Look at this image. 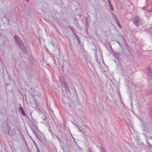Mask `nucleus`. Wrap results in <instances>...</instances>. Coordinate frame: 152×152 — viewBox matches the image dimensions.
I'll return each instance as SVG.
<instances>
[{
    "instance_id": "23",
    "label": "nucleus",
    "mask_w": 152,
    "mask_h": 152,
    "mask_svg": "<svg viewBox=\"0 0 152 152\" xmlns=\"http://www.w3.org/2000/svg\"><path fill=\"white\" fill-rule=\"evenodd\" d=\"M88 152H94L93 151L92 149L91 148H89L88 149Z\"/></svg>"
},
{
    "instance_id": "6",
    "label": "nucleus",
    "mask_w": 152,
    "mask_h": 152,
    "mask_svg": "<svg viewBox=\"0 0 152 152\" xmlns=\"http://www.w3.org/2000/svg\"><path fill=\"white\" fill-rule=\"evenodd\" d=\"M113 19L114 20H115L116 21V23H117V24H118V26L120 28H122V26L121 25L117 17V16L116 15H114V18Z\"/></svg>"
},
{
    "instance_id": "43",
    "label": "nucleus",
    "mask_w": 152,
    "mask_h": 152,
    "mask_svg": "<svg viewBox=\"0 0 152 152\" xmlns=\"http://www.w3.org/2000/svg\"><path fill=\"white\" fill-rule=\"evenodd\" d=\"M35 103L37 105L36 103L35 102Z\"/></svg>"
},
{
    "instance_id": "17",
    "label": "nucleus",
    "mask_w": 152,
    "mask_h": 152,
    "mask_svg": "<svg viewBox=\"0 0 152 152\" xmlns=\"http://www.w3.org/2000/svg\"><path fill=\"white\" fill-rule=\"evenodd\" d=\"M152 93V89H150V90H148L147 91V94L149 95L151 94Z\"/></svg>"
},
{
    "instance_id": "15",
    "label": "nucleus",
    "mask_w": 152,
    "mask_h": 152,
    "mask_svg": "<svg viewBox=\"0 0 152 152\" xmlns=\"http://www.w3.org/2000/svg\"><path fill=\"white\" fill-rule=\"evenodd\" d=\"M83 50H84V48L83 47ZM80 53L83 55V56H84V55H85V54L86 53V52L85 51H84V50L83 51V50H82L80 51Z\"/></svg>"
},
{
    "instance_id": "44",
    "label": "nucleus",
    "mask_w": 152,
    "mask_h": 152,
    "mask_svg": "<svg viewBox=\"0 0 152 152\" xmlns=\"http://www.w3.org/2000/svg\"><path fill=\"white\" fill-rule=\"evenodd\" d=\"M27 1H28L29 0H27Z\"/></svg>"
},
{
    "instance_id": "10",
    "label": "nucleus",
    "mask_w": 152,
    "mask_h": 152,
    "mask_svg": "<svg viewBox=\"0 0 152 152\" xmlns=\"http://www.w3.org/2000/svg\"><path fill=\"white\" fill-rule=\"evenodd\" d=\"M61 139H63L64 141L67 142L68 141V139L67 138V137L66 136L64 135L61 136Z\"/></svg>"
},
{
    "instance_id": "29",
    "label": "nucleus",
    "mask_w": 152,
    "mask_h": 152,
    "mask_svg": "<svg viewBox=\"0 0 152 152\" xmlns=\"http://www.w3.org/2000/svg\"><path fill=\"white\" fill-rule=\"evenodd\" d=\"M150 129L149 130V131H147V132H146V133L147 132H150ZM149 135H151V134L150 132V133H149Z\"/></svg>"
},
{
    "instance_id": "25",
    "label": "nucleus",
    "mask_w": 152,
    "mask_h": 152,
    "mask_svg": "<svg viewBox=\"0 0 152 152\" xmlns=\"http://www.w3.org/2000/svg\"><path fill=\"white\" fill-rule=\"evenodd\" d=\"M115 54L116 55H119V56L121 55L120 52H117L116 53H115Z\"/></svg>"
},
{
    "instance_id": "12",
    "label": "nucleus",
    "mask_w": 152,
    "mask_h": 152,
    "mask_svg": "<svg viewBox=\"0 0 152 152\" xmlns=\"http://www.w3.org/2000/svg\"><path fill=\"white\" fill-rule=\"evenodd\" d=\"M151 134V135H149V133H150L149 132H147L146 134V136L147 137H149L151 140H152V130L151 129H150V131Z\"/></svg>"
},
{
    "instance_id": "30",
    "label": "nucleus",
    "mask_w": 152,
    "mask_h": 152,
    "mask_svg": "<svg viewBox=\"0 0 152 152\" xmlns=\"http://www.w3.org/2000/svg\"><path fill=\"white\" fill-rule=\"evenodd\" d=\"M56 137L58 139V140L59 141H60V140H61L60 139H59V138L57 136H56Z\"/></svg>"
},
{
    "instance_id": "26",
    "label": "nucleus",
    "mask_w": 152,
    "mask_h": 152,
    "mask_svg": "<svg viewBox=\"0 0 152 152\" xmlns=\"http://www.w3.org/2000/svg\"><path fill=\"white\" fill-rule=\"evenodd\" d=\"M122 67L119 66V67H118V68H117V69H120L121 70V72L122 71Z\"/></svg>"
},
{
    "instance_id": "41",
    "label": "nucleus",
    "mask_w": 152,
    "mask_h": 152,
    "mask_svg": "<svg viewBox=\"0 0 152 152\" xmlns=\"http://www.w3.org/2000/svg\"><path fill=\"white\" fill-rule=\"evenodd\" d=\"M33 132H34V133L35 134H36V133L34 131V130Z\"/></svg>"
},
{
    "instance_id": "36",
    "label": "nucleus",
    "mask_w": 152,
    "mask_h": 152,
    "mask_svg": "<svg viewBox=\"0 0 152 152\" xmlns=\"http://www.w3.org/2000/svg\"><path fill=\"white\" fill-rule=\"evenodd\" d=\"M10 85V83H7V85H6V86H8L9 85Z\"/></svg>"
},
{
    "instance_id": "35",
    "label": "nucleus",
    "mask_w": 152,
    "mask_h": 152,
    "mask_svg": "<svg viewBox=\"0 0 152 152\" xmlns=\"http://www.w3.org/2000/svg\"><path fill=\"white\" fill-rule=\"evenodd\" d=\"M78 15L79 17H81L82 16V15L81 14H79Z\"/></svg>"
},
{
    "instance_id": "40",
    "label": "nucleus",
    "mask_w": 152,
    "mask_h": 152,
    "mask_svg": "<svg viewBox=\"0 0 152 152\" xmlns=\"http://www.w3.org/2000/svg\"><path fill=\"white\" fill-rule=\"evenodd\" d=\"M118 42V44L120 45V42Z\"/></svg>"
},
{
    "instance_id": "34",
    "label": "nucleus",
    "mask_w": 152,
    "mask_h": 152,
    "mask_svg": "<svg viewBox=\"0 0 152 152\" xmlns=\"http://www.w3.org/2000/svg\"><path fill=\"white\" fill-rule=\"evenodd\" d=\"M66 98L67 99V100H68L69 101L70 100V98L68 97H67Z\"/></svg>"
},
{
    "instance_id": "7",
    "label": "nucleus",
    "mask_w": 152,
    "mask_h": 152,
    "mask_svg": "<svg viewBox=\"0 0 152 152\" xmlns=\"http://www.w3.org/2000/svg\"><path fill=\"white\" fill-rule=\"evenodd\" d=\"M19 110L20 112V113L22 115L24 116H25L26 115V113L24 111V109L23 107H20L19 108Z\"/></svg>"
},
{
    "instance_id": "8",
    "label": "nucleus",
    "mask_w": 152,
    "mask_h": 152,
    "mask_svg": "<svg viewBox=\"0 0 152 152\" xmlns=\"http://www.w3.org/2000/svg\"><path fill=\"white\" fill-rule=\"evenodd\" d=\"M48 48L50 49H53L54 48V47L56 48L55 45L53 42H51V43H49L48 44Z\"/></svg>"
},
{
    "instance_id": "24",
    "label": "nucleus",
    "mask_w": 152,
    "mask_h": 152,
    "mask_svg": "<svg viewBox=\"0 0 152 152\" xmlns=\"http://www.w3.org/2000/svg\"><path fill=\"white\" fill-rule=\"evenodd\" d=\"M33 142H34V145L36 146V148H38V146L37 145L36 143L34 140H33Z\"/></svg>"
},
{
    "instance_id": "19",
    "label": "nucleus",
    "mask_w": 152,
    "mask_h": 152,
    "mask_svg": "<svg viewBox=\"0 0 152 152\" xmlns=\"http://www.w3.org/2000/svg\"><path fill=\"white\" fill-rule=\"evenodd\" d=\"M81 128H82V127H80L79 126H77V128L78 129L79 131L83 132L81 131Z\"/></svg>"
},
{
    "instance_id": "31",
    "label": "nucleus",
    "mask_w": 152,
    "mask_h": 152,
    "mask_svg": "<svg viewBox=\"0 0 152 152\" xmlns=\"http://www.w3.org/2000/svg\"><path fill=\"white\" fill-rule=\"evenodd\" d=\"M46 117H45V118H42L43 119V120L45 121L46 120Z\"/></svg>"
},
{
    "instance_id": "21",
    "label": "nucleus",
    "mask_w": 152,
    "mask_h": 152,
    "mask_svg": "<svg viewBox=\"0 0 152 152\" xmlns=\"http://www.w3.org/2000/svg\"><path fill=\"white\" fill-rule=\"evenodd\" d=\"M146 142L147 145H148L150 147H152V145L151 144H150L149 143L148 140H147V139L146 140Z\"/></svg>"
},
{
    "instance_id": "5",
    "label": "nucleus",
    "mask_w": 152,
    "mask_h": 152,
    "mask_svg": "<svg viewBox=\"0 0 152 152\" xmlns=\"http://www.w3.org/2000/svg\"><path fill=\"white\" fill-rule=\"evenodd\" d=\"M53 54L55 55L58 56L60 55V50L57 47L55 48V49L53 50Z\"/></svg>"
},
{
    "instance_id": "2",
    "label": "nucleus",
    "mask_w": 152,
    "mask_h": 152,
    "mask_svg": "<svg viewBox=\"0 0 152 152\" xmlns=\"http://www.w3.org/2000/svg\"><path fill=\"white\" fill-rule=\"evenodd\" d=\"M133 22L137 27H138L140 23V18L137 16L135 17L133 19Z\"/></svg>"
},
{
    "instance_id": "1",
    "label": "nucleus",
    "mask_w": 152,
    "mask_h": 152,
    "mask_svg": "<svg viewBox=\"0 0 152 152\" xmlns=\"http://www.w3.org/2000/svg\"><path fill=\"white\" fill-rule=\"evenodd\" d=\"M14 38L23 52L24 53L26 52V48L21 40L18 37L15 35L14 36Z\"/></svg>"
},
{
    "instance_id": "33",
    "label": "nucleus",
    "mask_w": 152,
    "mask_h": 152,
    "mask_svg": "<svg viewBox=\"0 0 152 152\" xmlns=\"http://www.w3.org/2000/svg\"><path fill=\"white\" fill-rule=\"evenodd\" d=\"M115 52H114V53H113V55L115 57L116 55L115 54Z\"/></svg>"
},
{
    "instance_id": "28",
    "label": "nucleus",
    "mask_w": 152,
    "mask_h": 152,
    "mask_svg": "<svg viewBox=\"0 0 152 152\" xmlns=\"http://www.w3.org/2000/svg\"><path fill=\"white\" fill-rule=\"evenodd\" d=\"M107 42L106 41L104 43V46H105L106 45H107Z\"/></svg>"
},
{
    "instance_id": "37",
    "label": "nucleus",
    "mask_w": 152,
    "mask_h": 152,
    "mask_svg": "<svg viewBox=\"0 0 152 152\" xmlns=\"http://www.w3.org/2000/svg\"><path fill=\"white\" fill-rule=\"evenodd\" d=\"M61 141H61V140H60V141H59V142L60 143V144H61Z\"/></svg>"
},
{
    "instance_id": "11",
    "label": "nucleus",
    "mask_w": 152,
    "mask_h": 152,
    "mask_svg": "<svg viewBox=\"0 0 152 152\" xmlns=\"http://www.w3.org/2000/svg\"><path fill=\"white\" fill-rule=\"evenodd\" d=\"M66 94L68 96L70 95L71 94V93L70 91L69 87L65 88Z\"/></svg>"
},
{
    "instance_id": "39",
    "label": "nucleus",
    "mask_w": 152,
    "mask_h": 152,
    "mask_svg": "<svg viewBox=\"0 0 152 152\" xmlns=\"http://www.w3.org/2000/svg\"><path fill=\"white\" fill-rule=\"evenodd\" d=\"M75 125L76 126V127H77V126H79L78 125L76 124H75Z\"/></svg>"
},
{
    "instance_id": "3",
    "label": "nucleus",
    "mask_w": 152,
    "mask_h": 152,
    "mask_svg": "<svg viewBox=\"0 0 152 152\" xmlns=\"http://www.w3.org/2000/svg\"><path fill=\"white\" fill-rule=\"evenodd\" d=\"M148 72L147 73V75L149 79L152 80V69L148 68Z\"/></svg>"
},
{
    "instance_id": "38",
    "label": "nucleus",
    "mask_w": 152,
    "mask_h": 152,
    "mask_svg": "<svg viewBox=\"0 0 152 152\" xmlns=\"http://www.w3.org/2000/svg\"><path fill=\"white\" fill-rule=\"evenodd\" d=\"M49 130L50 131V129L51 128V127L50 126H49Z\"/></svg>"
},
{
    "instance_id": "16",
    "label": "nucleus",
    "mask_w": 152,
    "mask_h": 152,
    "mask_svg": "<svg viewBox=\"0 0 152 152\" xmlns=\"http://www.w3.org/2000/svg\"><path fill=\"white\" fill-rule=\"evenodd\" d=\"M96 54H97V52H96V53H95V57H96V62L97 63H98L99 64H100V62H99V61L98 59V58L97 56L96 55Z\"/></svg>"
},
{
    "instance_id": "32",
    "label": "nucleus",
    "mask_w": 152,
    "mask_h": 152,
    "mask_svg": "<svg viewBox=\"0 0 152 152\" xmlns=\"http://www.w3.org/2000/svg\"><path fill=\"white\" fill-rule=\"evenodd\" d=\"M37 148V152H40V151H39V148L38 147V148Z\"/></svg>"
},
{
    "instance_id": "45",
    "label": "nucleus",
    "mask_w": 152,
    "mask_h": 152,
    "mask_svg": "<svg viewBox=\"0 0 152 152\" xmlns=\"http://www.w3.org/2000/svg\"><path fill=\"white\" fill-rule=\"evenodd\" d=\"M151 30H152V28H151Z\"/></svg>"
},
{
    "instance_id": "14",
    "label": "nucleus",
    "mask_w": 152,
    "mask_h": 152,
    "mask_svg": "<svg viewBox=\"0 0 152 152\" xmlns=\"http://www.w3.org/2000/svg\"><path fill=\"white\" fill-rule=\"evenodd\" d=\"M74 34L76 37V39L78 41V43L79 44H80V41L79 39V38L78 35L76 34L75 32H74Z\"/></svg>"
},
{
    "instance_id": "9",
    "label": "nucleus",
    "mask_w": 152,
    "mask_h": 152,
    "mask_svg": "<svg viewBox=\"0 0 152 152\" xmlns=\"http://www.w3.org/2000/svg\"><path fill=\"white\" fill-rule=\"evenodd\" d=\"M108 1V6L109 7L110 10L112 11H113L114 10V9L113 7V6L112 5V4L111 3V1H110V0H107Z\"/></svg>"
},
{
    "instance_id": "20",
    "label": "nucleus",
    "mask_w": 152,
    "mask_h": 152,
    "mask_svg": "<svg viewBox=\"0 0 152 152\" xmlns=\"http://www.w3.org/2000/svg\"><path fill=\"white\" fill-rule=\"evenodd\" d=\"M75 152H83V151L82 149L80 148L76 150L75 151Z\"/></svg>"
},
{
    "instance_id": "18",
    "label": "nucleus",
    "mask_w": 152,
    "mask_h": 152,
    "mask_svg": "<svg viewBox=\"0 0 152 152\" xmlns=\"http://www.w3.org/2000/svg\"><path fill=\"white\" fill-rule=\"evenodd\" d=\"M37 92H36V91L35 90H34V94H35V95L36 96H38V94L39 93V91H37Z\"/></svg>"
},
{
    "instance_id": "4",
    "label": "nucleus",
    "mask_w": 152,
    "mask_h": 152,
    "mask_svg": "<svg viewBox=\"0 0 152 152\" xmlns=\"http://www.w3.org/2000/svg\"><path fill=\"white\" fill-rule=\"evenodd\" d=\"M59 82L61 84V86L62 85L64 84V83H65L66 82L65 81V78L64 77L62 76L59 77Z\"/></svg>"
},
{
    "instance_id": "13",
    "label": "nucleus",
    "mask_w": 152,
    "mask_h": 152,
    "mask_svg": "<svg viewBox=\"0 0 152 152\" xmlns=\"http://www.w3.org/2000/svg\"><path fill=\"white\" fill-rule=\"evenodd\" d=\"M61 86L65 88H66L69 87V84L67 82L65 83H64V84Z\"/></svg>"
},
{
    "instance_id": "22",
    "label": "nucleus",
    "mask_w": 152,
    "mask_h": 152,
    "mask_svg": "<svg viewBox=\"0 0 152 152\" xmlns=\"http://www.w3.org/2000/svg\"><path fill=\"white\" fill-rule=\"evenodd\" d=\"M86 18V30H87V27L88 26V21H87V18Z\"/></svg>"
},
{
    "instance_id": "42",
    "label": "nucleus",
    "mask_w": 152,
    "mask_h": 152,
    "mask_svg": "<svg viewBox=\"0 0 152 152\" xmlns=\"http://www.w3.org/2000/svg\"><path fill=\"white\" fill-rule=\"evenodd\" d=\"M111 49H112V50L113 51V49L112 48H111Z\"/></svg>"
},
{
    "instance_id": "27",
    "label": "nucleus",
    "mask_w": 152,
    "mask_h": 152,
    "mask_svg": "<svg viewBox=\"0 0 152 152\" xmlns=\"http://www.w3.org/2000/svg\"><path fill=\"white\" fill-rule=\"evenodd\" d=\"M150 115L151 116V117L152 118V108L151 110V112L150 113Z\"/></svg>"
}]
</instances>
